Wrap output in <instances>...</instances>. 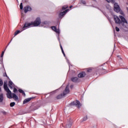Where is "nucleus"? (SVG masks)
<instances>
[{
    "instance_id": "f257e3e1",
    "label": "nucleus",
    "mask_w": 128,
    "mask_h": 128,
    "mask_svg": "<svg viewBox=\"0 0 128 128\" xmlns=\"http://www.w3.org/2000/svg\"><path fill=\"white\" fill-rule=\"evenodd\" d=\"M4 90H6V92H7L6 96L8 98H14V100H18V97L16 96V94L13 93L12 94V92L10 90L8 87L6 82H4Z\"/></svg>"
},
{
    "instance_id": "f704fd0d",
    "label": "nucleus",
    "mask_w": 128,
    "mask_h": 128,
    "mask_svg": "<svg viewBox=\"0 0 128 128\" xmlns=\"http://www.w3.org/2000/svg\"><path fill=\"white\" fill-rule=\"evenodd\" d=\"M16 32H20V30H17V31Z\"/></svg>"
},
{
    "instance_id": "c85d7f7f",
    "label": "nucleus",
    "mask_w": 128,
    "mask_h": 128,
    "mask_svg": "<svg viewBox=\"0 0 128 128\" xmlns=\"http://www.w3.org/2000/svg\"><path fill=\"white\" fill-rule=\"evenodd\" d=\"M19 32H16L14 34V36H18V34H19Z\"/></svg>"
},
{
    "instance_id": "423d86ee",
    "label": "nucleus",
    "mask_w": 128,
    "mask_h": 128,
    "mask_svg": "<svg viewBox=\"0 0 128 128\" xmlns=\"http://www.w3.org/2000/svg\"><path fill=\"white\" fill-rule=\"evenodd\" d=\"M67 12H68V10H66L63 12H60L59 14L60 18H64V16L66 14Z\"/></svg>"
},
{
    "instance_id": "6e6552de",
    "label": "nucleus",
    "mask_w": 128,
    "mask_h": 128,
    "mask_svg": "<svg viewBox=\"0 0 128 128\" xmlns=\"http://www.w3.org/2000/svg\"><path fill=\"white\" fill-rule=\"evenodd\" d=\"M114 20L116 24H120V18H118V17L116 16H114Z\"/></svg>"
},
{
    "instance_id": "aec40b11",
    "label": "nucleus",
    "mask_w": 128,
    "mask_h": 128,
    "mask_svg": "<svg viewBox=\"0 0 128 128\" xmlns=\"http://www.w3.org/2000/svg\"><path fill=\"white\" fill-rule=\"evenodd\" d=\"M4 84V82H2V80L0 79V86H2Z\"/></svg>"
},
{
    "instance_id": "4be33fe9",
    "label": "nucleus",
    "mask_w": 128,
    "mask_h": 128,
    "mask_svg": "<svg viewBox=\"0 0 128 128\" xmlns=\"http://www.w3.org/2000/svg\"><path fill=\"white\" fill-rule=\"evenodd\" d=\"M9 86H14V83L12 81L9 82Z\"/></svg>"
},
{
    "instance_id": "c756f323",
    "label": "nucleus",
    "mask_w": 128,
    "mask_h": 128,
    "mask_svg": "<svg viewBox=\"0 0 128 128\" xmlns=\"http://www.w3.org/2000/svg\"><path fill=\"white\" fill-rule=\"evenodd\" d=\"M60 48L61 50H64V49L62 48V44H60Z\"/></svg>"
},
{
    "instance_id": "37998d69",
    "label": "nucleus",
    "mask_w": 128,
    "mask_h": 128,
    "mask_svg": "<svg viewBox=\"0 0 128 128\" xmlns=\"http://www.w3.org/2000/svg\"><path fill=\"white\" fill-rule=\"evenodd\" d=\"M8 44H10V43L8 44Z\"/></svg>"
},
{
    "instance_id": "f03ea898",
    "label": "nucleus",
    "mask_w": 128,
    "mask_h": 128,
    "mask_svg": "<svg viewBox=\"0 0 128 128\" xmlns=\"http://www.w3.org/2000/svg\"><path fill=\"white\" fill-rule=\"evenodd\" d=\"M40 18H37L34 22H31L30 23H26L22 27V30H26L29 26H38L40 24Z\"/></svg>"
},
{
    "instance_id": "58836bf2",
    "label": "nucleus",
    "mask_w": 128,
    "mask_h": 128,
    "mask_svg": "<svg viewBox=\"0 0 128 128\" xmlns=\"http://www.w3.org/2000/svg\"><path fill=\"white\" fill-rule=\"evenodd\" d=\"M63 54H64V56H66V54H64V52L63 53Z\"/></svg>"
},
{
    "instance_id": "0eeeda50",
    "label": "nucleus",
    "mask_w": 128,
    "mask_h": 128,
    "mask_svg": "<svg viewBox=\"0 0 128 128\" xmlns=\"http://www.w3.org/2000/svg\"><path fill=\"white\" fill-rule=\"evenodd\" d=\"M24 12H30L32 10V8L29 6H26L24 8Z\"/></svg>"
},
{
    "instance_id": "ddd939ff",
    "label": "nucleus",
    "mask_w": 128,
    "mask_h": 128,
    "mask_svg": "<svg viewBox=\"0 0 128 128\" xmlns=\"http://www.w3.org/2000/svg\"><path fill=\"white\" fill-rule=\"evenodd\" d=\"M71 80L74 82H78V77H74L72 78Z\"/></svg>"
},
{
    "instance_id": "4c0bfd02",
    "label": "nucleus",
    "mask_w": 128,
    "mask_h": 128,
    "mask_svg": "<svg viewBox=\"0 0 128 128\" xmlns=\"http://www.w3.org/2000/svg\"><path fill=\"white\" fill-rule=\"evenodd\" d=\"M72 8V6H70V8Z\"/></svg>"
},
{
    "instance_id": "f3484780",
    "label": "nucleus",
    "mask_w": 128,
    "mask_h": 128,
    "mask_svg": "<svg viewBox=\"0 0 128 128\" xmlns=\"http://www.w3.org/2000/svg\"><path fill=\"white\" fill-rule=\"evenodd\" d=\"M68 8V6H64L62 8V10H66V8Z\"/></svg>"
},
{
    "instance_id": "473e14b6",
    "label": "nucleus",
    "mask_w": 128,
    "mask_h": 128,
    "mask_svg": "<svg viewBox=\"0 0 128 128\" xmlns=\"http://www.w3.org/2000/svg\"><path fill=\"white\" fill-rule=\"evenodd\" d=\"M4 76H7L8 77V75L6 74V73H5V74L4 75Z\"/></svg>"
},
{
    "instance_id": "39448f33",
    "label": "nucleus",
    "mask_w": 128,
    "mask_h": 128,
    "mask_svg": "<svg viewBox=\"0 0 128 128\" xmlns=\"http://www.w3.org/2000/svg\"><path fill=\"white\" fill-rule=\"evenodd\" d=\"M114 10L116 12H118L120 10V6H118V4L116 3L114 4Z\"/></svg>"
},
{
    "instance_id": "9b49d317",
    "label": "nucleus",
    "mask_w": 128,
    "mask_h": 128,
    "mask_svg": "<svg viewBox=\"0 0 128 128\" xmlns=\"http://www.w3.org/2000/svg\"><path fill=\"white\" fill-rule=\"evenodd\" d=\"M31 100H32V98H28L26 99H25L23 101V104H28V102Z\"/></svg>"
},
{
    "instance_id": "a19ab883",
    "label": "nucleus",
    "mask_w": 128,
    "mask_h": 128,
    "mask_svg": "<svg viewBox=\"0 0 128 128\" xmlns=\"http://www.w3.org/2000/svg\"><path fill=\"white\" fill-rule=\"evenodd\" d=\"M6 48H8V46H6Z\"/></svg>"
},
{
    "instance_id": "7ed1b4c3",
    "label": "nucleus",
    "mask_w": 128,
    "mask_h": 128,
    "mask_svg": "<svg viewBox=\"0 0 128 128\" xmlns=\"http://www.w3.org/2000/svg\"><path fill=\"white\" fill-rule=\"evenodd\" d=\"M69 92H70V89H68V86H66L65 90L63 94H61L58 95L56 97V98H57V100H60V98H64V96H66V94H68Z\"/></svg>"
},
{
    "instance_id": "6ab92c4d",
    "label": "nucleus",
    "mask_w": 128,
    "mask_h": 128,
    "mask_svg": "<svg viewBox=\"0 0 128 128\" xmlns=\"http://www.w3.org/2000/svg\"><path fill=\"white\" fill-rule=\"evenodd\" d=\"M4 52H6V50H4V51H3L2 52L0 58H3L4 57Z\"/></svg>"
},
{
    "instance_id": "e433bc0d",
    "label": "nucleus",
    "mask_w": 128,
    "mask_h": 128,
    "mask_svg": "<svg viewBox=\"0 0 128 128\" xmlns=\"http://www.w3.org/2000/svg\"><path fill=\"white\" fill-rule=\"evenodd\" d=\"M12 38H12L11 39V40H10V42H12Z\"/></svg>"
},
{
    "instance_id": "bb28decb",
    "label": "nucleus",
    "mask_w": 128,
    "mask_h": 128,
    "mask_svg": "<svg viewBox=\"0 0 128 128\" xmlns=\"http://www.w3.org/2000/svg\"><path fill=\"white\" fill-rule=\"evenodd\" d=\"M8 86H9L11 90H12V87L14 86L9 85Z\"/></svg>"
},
{
    "instance_id": "2eb2a0df",
    "label": "nucleus",
    "mask_w": 128,
    "mask_h": 128,
    "mask_svg": "<svg viewBox=\"0 0 128 128\" xmlns=\"http://www.w3.org/2000/svg\"><path fill=\"white\" fill-rule=\"evenodd\" d=\"M3 100H4V94H0V102H2Z\"/></svg>"
},
{
    "instance_id": "9d476101",
    "label": "nucleus",
    "mask_w": 128,
    "mask_h": 128,
    "mask_svg": "<svg viewBox=\"0 0 128 128\" xmlns=\"http://www.w3.org/2000/svg\"><path fill=\"white\" fill-rule=\"evenodd\" d=\"M51 28L54 30V32H60V30L56 28V27L53 26L51 27Z\"/></svg>"
},
{
    "instance_id": "c9c22d12",
    "label": "nucleus",
    "mask_w": 128,
    "mask_h": 128,
    "mask_svg": "<svg viewBox=\"0 0 128 128\" xmlns=\"http://www.w3.org/2000/svg\"><path fill=\"white\" fill-rule=\"evenodd\" d=\"M62 54L64 53V50H62Z\"/></svg>"
},
{
    "instance_id": "ea45409f",
    "label": "nucleus",
    "mask_w": 128,
    "mask_h": 128,
    "mask_svg": "<svg viewBox=\"0 0 128 128\" xmlns=\"http://www.w3.org/2000/svg\"><path fill=\"white\" fill-rule=\"evenodd\" d=\"M114 0H110V2H114Z\"/></svg>"
},
{
    "instance_id": "20e7f679",
    "label": "nucleus",
    "mask_w": 128,
    "mask_h": 128,
    "mask_svg": "<svg viewBox=\"0 0 128 128\" xmlns=\"http://www.w3.org/2000/svg\"><path fill=\"white\" fill-rule=\"evenodd\" d=\"M70 106H76L77 108H80V106H82V104H80V101L76 100L71 102Z\"/></svg>"
},
{
    "instance_id": "5701e85b",
    "label": "nucleus",
    "mask_w": 128,
    "mask_h": 128,
    "mask_svg": "<svg viewBox=\"0 0 128 128\" xmlns=\"http://www.w3.org/2000/svg\"><path fill=\"white\" fill-rule=\"evenodd\" d=\"M23 8H24V7L22 6V3H20V9L22 10Z\"/></svg>"
},
{
    "instance_id": "a211bd4d",
    "label": "nucleus",
    "mask_w": 128,
    "mask_h": 128,
    "mask_svg": "<svg viewBox=\"0 0 128 128\" xmlns=\"http://www.w3.org/2000/svg\"><path fill=\"white\" fill-rule=\"evenodd\" d=\"M1 112H2V114H4V116H6V111H4V110H2V111H1Z\"/></svg>"
},
{
    "instance_id": "cd10ccee",
    "label": "nucleus",
    "mask_w": 128,
    "mask_h": 128,
    "mask_svg": "<svg viewBox=\"0 0 128 128\" xmlns=\"http://www.w3.org/2000/svg\"><path fill=\"white\" fill-rule=\"evenodd\" d=\"M116 32H120V28H118L116 27Z\"/></svg>"
},
{
    "instance_id": "412c9836",
    "label": "nucleus",
    "mask_w": 128,
    "mask_h": 128,
    "mask_svg": "<svg viewBox=\"0 0 128 128\" xmlns=\"http://www.w3.org/2000/svg\"><path fill=\"white\" fill-rule=\"evenodd\" d=\"M15 94H16V92H18V89H16V88H14V90H13Z\"/></svg>"
},
{
    "instance_id": "7c9ffc66",
    "label": "nucleus",
    "mask_w": 128,
    "mask_h": 128,
    "mask_svg": "<svg viewBox=\"0 0 128 128\" xmlns=\"http://www.w3.org/2000/svg\"><path fill=\"white\" fill-rule=\"evenodd\" d=\"M71 124H68V125H66V127L68 128H68H70L71 126Z\"/></svg>"
},
{
    "instance_id": "2f4dec72",
    "label": "nucleus",
    "mask_w": 128,
    "mask_h": 128,
    "mask_svg": "<svg viewBox=\"0 0 128 128\" xmlns=\"http://www.w3.org/2000/svg\"><path fill=\"white\" fill-rule=\"evenodd\" d=\"M88 72H92V69H88Z\"/></svg>"
},
{
    "instance_id": "4468645a",
    "label": "nucleus",
    "mask_w": 128,
    "mask_h": 128,
    "mask_svg": "<svg viewBox=\"0 0 128 128\" xmlns=\"http://www.w3.org/2000/svg\"><path fill=\"white\" fill-rule=\"evenodd\" d=\"M18 92L20 94H22V96H26V93H24V92L22 90V89H19Z\"/></svg>"
},
{
    "instance_id": "f8f14e48",
    "label": "nucleus",
    "mask_w": 128,
    "mask_h": 128,
    "mask_svg": "<svg viewBox=\"0 0 128 128\" xmlns=\"http://www.w3.org/2000/svg\"><path fill=\"white\" fill-rule=\"evenodd\" d=\"M120 18L123 22H124L125 24H128V22L126 21V18H124V16H120Z\"/></svg>"
},
{
    "instance_id": "393cba45",
    "label": "nucleus",
    "mask_w": 128,
    "mask_h": 128,
    "mask_svg": "<svg viewBox=\"0 0 128 128\" xmlns=\"http://www.w3.org/2000/svg\"><path fill=\"white\" fill-rule=\"evenodd\" d=\"M42 26H44V24H48V22H44L42 24Z\"/></svg>"
},
{
    "instance_id": "b1692460",
    "label": "nucleus",
    "mask_w": 128,
    "mask_h": 128,
    "mask_svg": "<svg viewBox=\"0 0 128 128\" xmlns=\"http://www.w3.org/2000/svg\"><path fill=\"white\" fill-rule=\"evenodd\" d=\"M86 120H88V116H86L84 117V118H83V120L84 122H86Z\"/></svg>"
},
{
    "instance_id": "72a5a7b5",
    "label": "nucleus",
    "mask_w": 128,
    "mask_h": 128,
    "mask_svg": "<svg viewBox=\"0 0 128 128\" xmlns=\"http://www.w3.org/2000/svg\"><path fill=\"white\" fill-rule=\"evenodd\" d=\"M108 2H110V0H106Z\"/></svg>"
},
{
    "instance_id": "dca6fc26",
    "label": "nucleus",
    "mask_w": 128,
    "mask_h": 128,
    "mask_svg": "<svg viewBox=\"0 0 128 128\" xmlns=\"http://www.w3.org/2000/svg\"><path fill=\"white\" fill-rule=\"evenodd\" d=\"M14 106H16V103L14 102H12L10 104V106H11V108Z\"/></svg>"
},
{
    "instance_id": "79ce46f5",
    "label": "nucleus",
    "mask_w": 128,
    "mask_h": 128,
    "mask_svg": "<svg viewBox=\"0 0 128 128\" xmlns=\"http://www.w3.org/2000/svg\"><path fill=\"white\" fill-rule=\"evenodd\" d=\"M6 50V48L5 50Z\"/></svg>"
},
{
    "instance_id": "a878e982",
    "label": "nucleus",
    "mask_w": 128,
    "mask_h": 128,
    "mask_svg": "<svg viewBox=\"0 0 128 128\" xmlns=\"http://www.w3.org/2000/svg\"><path fill=\"white\" fill-rule=\"evenodd\" d=\"M82 4H86V1L82 0L81 1Z\"/></svg>"
},
{
    "instance_id": "1a4fd4ad",
    "label": "nucleus",
    "mask_w": 128,
    "mask_h": 128,
    "mask_svg": "<svg viewBox=\"0 0 128 128\" xmlns=\"http://www.w3.org/2000/svg\"><path fill=\"white\" fill-rule=\"evenodd\" d=\"M84 76H86V72H80L78 74V78H84Z\"/></svg>"
}]
</instances>
